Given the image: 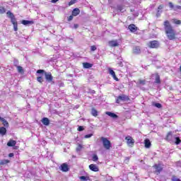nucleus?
Returning a JSON list of instances; mask_svg holds the SVG:
<instances>
[{"label":"nucleus","instance_id":"bf43d9fd","mask_svg":"<svg viewBox=\"0 0 181 181\" xmlns=\"http://www.w3.org/2000/svg\"><path fill=\"white\" fill-rule=\"evenodd\" d=\"M2 117H0V121L1 120Z\"/></svg>","mask_w":181,"mask_h":181},{"label":"nucleus","instance_id":"603ef678","mask_svg":"<svg viewBox=\"0 0 181 181\" xmlns=\"http://www.w3.org/2000/svg\"><path fill=\"white\" fill-rule=\"evenodd\" d=\"M120 67H122V66H124L122 64V62H119L118 64H117Z\"/></svg>","mask_w":181,"mask_h":181},{"label":"nucleus","instance_id":"2f4dec72","mask_svg":"<svg viewBox=\"0 0 181 181\" xmlns=\"http://www.w3.org/2000/svg\"><path fill=\"white\" fill-rule=\"evenodd\" d=\"M37 81H38V83H43V78L42 76H37Z\"/></svg>","mask_w":181,"mask_h":181},{"label":"nucleus","instance_id":"5fc2aeb1","mask_svg":"<svg viewBox=\"0 0 181 181\" xmlns=\"http://www.w3.org/2000/svg\"><path fill=\"white\" fill-rule=\"evenodd\" d=\"M59 0H52V4H56V2H58Z\"/></svg>","mask_w":181,"mask_h":181},{"label":"nucleus","instance_id":"e433bc0d","mask_svg":"<svg viewBox=\"0 0 181 181\" xmlns=\"http://www.w3.org/2000/svg\"><path fill=\"white\" fill-rule=\"evenodd\" d=\"M90 50L92 52H95V50H97V47H95V45H93L90 47Z\"/></svg>","mask_w":181,"mask_h":181},{"label":"nucleus","instance_id":"a19ab883","mask_svg":"<svg viewBox=\"0 0 181 181\" xmlns=\"http://www.w3.org/2000/svg\"><path fill=\"white\" fill-rule=\"evenodd\" d=\"M13 29L15 32H17L18 30V23L13 24Z\"/></svg>","mask_w":181,"mask_h":181},{"label":"nucleus","instance_id":"4468645a","mask_svg":"<svg viewBox=\"0 0 181 181\" xmlns=\"http://www.w3.org/2000/svg\"><path fill=\"white\" fill-rule=\"evenodd\" d=\"M42 123L43 124V125H49V124H50V120H49V119L47 117H43L42 119Z\"/></svg>","mask_w":181,"mask_h":181},{"label":"nucleus","instance_id":"b1692460","mask_svg":"<svg viewBox=\"0 0 181 181\" xmlns=\"http://www.w3.org/2000/svg\"><path fill=\"white\" fill-rule=\"evenodd\" d=\"M0 121H1V122H2V124L4 127H8L9 126V123H8V121H6V119L2 118L1 120H0Z\"/></svg>","mask_w":181,"mask_h":181},{"label":"nucleus","instance_id":"f704fd0d","mask_svg":"<svg viewBox=\"0 0 181 181\" xmlns=\"http://www.w3.org/2000/svg\"><path fill=\"white\" fill-rule=\"evenodd\" d=\"M83 149V146L81 144H78V147L76 148V152H80Z\"/></svg>","mask_w":181,"mask_h":181},{"label":"nucleus","instance_id":"2eb2a0df","mask_svg":"<svg viewBox=\"0 0 181 181\" xmlns=\"http://www.w3.org/2000/svg\"><path fill=\"white\" fill-rule=\"evenodd\" d=\"M106 115H108L111 118H118V115H117L115 113L111 112H106Z\"/></svg>","mask_w":181,"mask_h":181},{"label":"nucleus","instance_id":"72a5a7b5","mask_svg":"<svg viewBox=\"0 0 181 181\" xmlns=\"http://www.w3.org/2000/svg\"><path fill=\"white\" fill-rule=\"evenodd\" d=\"M181 140L179 137H175V144L176 145H179V144H180Z\"/></svg>","mask_w":181,"mask_h":181},{"label":"nucleus","instance_id":"4d7b16f0","mask_svg":"<svg viewBox=\"0 0 181 181\" xmlns=\"http://www.w3.org/2000/svg\"><path fill=\"white\" fill-rule=\"evenodd\" d=\"M127 160H129V158L127 157Z\"/></svg>","mask_w":181,"mask_h":181},{"label":"nucleus","instance_id":"8fccbe9b","mask_svg":"<svg viewBox=\"0 0 181 181\" xmlns=\"http://www.w3.org/2000/svg\"><path fill=\"white\" fill-rule=\"evenodd\" d=\"M162 9H163V5H160V6H158V12H159V11H160V10H162Z\"/></svg>","mask_w":181,"mask_h":181},{"label":"nucleus","instance_id":"49530a36","mask_svg":"<svg viewBox=\"0 0 181 181\" xmlns=\"http://www.w3.org/2000/svg\"><path fill=\"white\" fill-rule=\"evenodd\" d=\"M178 9H181V6H174V11H177Z\"/></svg>","mask_w":181,"mask_h":181},{"label":"nucleus","instance_id":"a211bd4d","mask_svg":"<svg viewBox=\"0 0 181 181\" xmlns=\"http://www.w3.org/2000/svg\"><path fill=\"white\" fill-rule=\"evenodd\" d=\"M133 52L135 54H139V53H141V48L139 47H134Z\"/></svg>","mask_w":181,"mask_h":181},{"label":"nucleus","instance_id":"c756f323","mask_svg":"<svg viewBox=\"0 0 181 181\" xmlns=\"http://www.w3.org/2000/svg\"><path fill=\"white\" fill-rule=\"evenodd\" d=\"M92 160H93V162H97V160H98V156L94 154L92 157Z\"/></svg>","mask_w":181,"mask_h":181},{"label":"nucleus","instance_id":"cd10ccee","mask_svg":"<svg viewBox=\"0 0 181 181\" xmlns=\"http://www.w3.org/2000/svg\"><path fill=\"white\" fill-rule=\"evenodd\" d=\"M167 141H170L172 139V132H168L166 136Z\"/></svg>","mask_w":181,"mask_h":181},{"label":"nucleus","instance_id":"13d9d810","mask_svg":"<svg viewBox=\"0 0 181 181\" xmlns=\"http://www.w3.org/2000/svg\"><path fill=\"white\" fill-rule=\"evenodd\" d=\"M180 71H181V66H180Z\"/></svg>","mask_w":181,"mask_h":181},{"label":"nucleus","instance_id":"09e8293b","mask_svg":"<svg viewBox=\"0 0 181 181\" xmlns=\"http://www.w3.org/2000/svg\"><path fill=\"white\" fill-rule=\"evenodd\" d=\"M1 163H2L3 165H5V164H6V163H9V160H4V161L1 162Z\"/></svg>","mask_w":181,"mask_h":181},{"label":"nucleus","instance_id":"9d476101","mask_svg":"<svg viewBox=\"0 0 181 181\" xmlns=\"http://www.w3.org/2000/svg\"><path fill=\"white\" fill-rule=\"evenodd\" d=\"M108 71H109V74H110V76H112L114 80H116V81H118V78H117V75H115V71H114V70H112V69H111V68L108 69Z\"/></svg>","mask_w":181,"mask_h":181},{"label":"nucleus","instance_id":"79ce46f5","mask_svg":"<svg viewBox=\"0 0 181 181\" xmlns=\"http://www.w3.org/2000/svg\"><path fill=\"white\" fill-rule=\"evenodd\" d=\"M169 6H170V9H173L174 10L175 6L173 5V3L170 2L169 3Z\"/></svg>","mask_w":181,"mask_h":181},{"label":"nucleus","instance_id":"6ab92c4d","mask_svg":"<svg viewBox=\"0 0 181 181\" xmlns=\"http://www.w3.org/2000/svg\"><path fill=\"white\" fill-rule=\"evenodd\" d=\"M83 66L84 69H91L93 67V65L88 62L83 63Z\"/></svg>","mask_w":181,"mask_h":181},{"label":"nucleus","instance_id":"7c9ffc66","mask_svg":"<svg viewBox=\"0 0 181 181\" xmlns=\"http://www.w3.org/2000/svg\"><path fill=\"white\" fill-rule=\"evenodd\" d=\"M17 70L19 73H23V68H22L21 66H17Z\"/></svg>","mask_w":181,"mask_h":181},{"label":"nucleus","instance_id":"c9c22d12","mask_svg":"<svg viewBox=\"0 0 181 181\" xmlns=\"http://www.w3.org/2000/svg\"><path fill=\"white\" fill-rule=\"evenodd\" d=\"M171 181H181L180 179L177 178L176 176H173Z\"/></svg>","mask_w":181,"mask_h":181},{"label":"nucleus","instance_id":"6e6552de","mask_svg":"<svg viewBox=\"0 0 181 181\" xmlns=\"http://www.w3.org/2000/svg\"><path fill=\"white\" fill-rule=\"evenodd\" d=\"M148 47H151V49H156L159 47V42L158 41H151L148 44Z\"/></svg>","mask_w":181,"mask_h":181},{"label":"nucleus","instance_id":"f03ea898","mask_svg":"<svg viewBox=\"0 0 181 181\" xmlns=\"http://www.w3.org/2000/svg\"><path fill=\"white\" fill-rule=\"evenodd\" d=\"M100 141H102L105 149H107V150L110 149L111 141H110V140H108V139H107L105 137H101Z\"/></svg>","mask_w":181,"mask_h":181},{"label":"nucleus","instance_id":"864d4df0","mask_svg":"<svg viewBox=\"0 0 181 181\" xmlns=\"http://www.w3.org/2000/svg\"><path fill=\"white\" fill-rule=\"evenodd\" d=\"M74 27L75 29H77V28H78V24H74Z\"/></svg>","mask_w":181,"mask_h":181},{"label":"nucleus","instance_id":"ddd939ff","mask_svg":"<svg viewBox=\"0 0 181 181\" xmlns=\"http://www.w3.org/2000/svg\"><path fill=\"white\" fill-rule=\"evenodd\" d=\"M22 25H24L25 26H28V25H33V21H28V20H23L21 22Z\"/></svg>","mask_w":181,"mask_h":181},{"label":"nucleus","instance_id":"6e6d98bb","mask_svg":"<svg viewBox=\"0 0 181 181\" xmlns=\"http://www.w3.org/2000/svg\"><path fill=\"white\" fill-rule=\"evenodd\" d=\"M93 94L95 93V90H92Z\"/></svg>","mask_w":181,"mask_h":181},{"label":"nucleus","instance_id":"58836bf2","mask_svg":"<svg viewBox=\"0 0 181 181\" xmlns=\"http://www.w3.org/2000/svg\"><path fill=\"white\" fill-rule=\"evenodd\" d=\"M80 179H81V180H88V177L81 176Z\"/></svg>","mask_w":181,"mask_h":181},{"label":"nucleus","instance_id":"7ed1b4c3","mask_svg":"<svg viewBox=\"0 0 181 181\" xmlns=\"http://www.w3.org/2000/svg\"><path fill=\"white\" fill-rule=\"evenodd\" d=\"M128 100H129V98L127 95H122L117 98L116 103L117 104H121L122 101H128Z\"/></svg>","mask_w":181,"mask_h":181},{"label":"nucleus","instance_id":"4c0bfd02","mask_svg":"<svg viewBox=\"0 0 181 181\" xmlns=\"http://www.w3.org/2000/svg\"><path fill=\"white\" fill-rule=\"evenodd\" d=\"M37 74H43V73H45V70L42 69H38L37 71Z\"/></svg>","mask_w":181,"mask_h":181},{"label":"nucleus","instance_id":"473e14b6","mask_svg":"<svg viewBox=\"0 0 181 181\" xmlns=\"http://www.w3.org/2000/svg\"><path fill=\"white\" fill-rule=\"evenodd\" d=\"M146 81L145 80H139V84H141V86H145Z\"/></svg>","mask_w":181,"mask_h":181},{"label":"nucleus","instance_id":"bb28decb","mask_svg":"<svg viewBox=\"0 0 181 181\" xmlns=\"http://www.w3.org/2000/svg\"><path fill=\"white\" fill-rule=\"evenodd\" d=\"M153 105L156 107V108H162V105L160 103H153Z\"/></svg>","mask_w":181,"mask_h":181},{"label":"nucleus","instance_id":"423d86ee","mask_svg":"<svg viewBox=\"0 0 181 181\" xmlns=\"http://www.w3.org/2000/svg\"><path fill=\"white\" fill-rule=\"evenodd\" d=\"M6 15H7L8 18H11V23L13 25H15V24L18 23V21H16V18H15V15H13L12 13V12L8 11L6 13Z\"/></svg>","mask_w":181,"mask_h":181},{"label":"nucleus","instance_id":"37998d69","mask_svg":"<svg viewBox=\"0 0 181 181\" xmlns=\"http://www.w3.org/2000/svg\"><path fill=\"white\" fill-rule=\"evenodd\" d=\"M78 131H79V132H81V131H84V127H83V126H79L78 127Z\"/></svg>","mask_w":181,"mask_h":181},{"label":"nucleus","instance_id":"f8f14e48","mask_svg":"<svg viewBox=\"0 0 181 181\" xmlns=\"http://www.w3.org/2000/svg\"><path fill=\"white\" fill-rule=\"evenodd\" d=\"M89 169L93 172H98V166L95 164H90L89 165Z\"/></svg>","mask_w":181,"mask_h":181},{"label":"nucleus","instance_id":"0eeeda50","mask_svg":"<svg viewBox=\"0 0 181 181\" xmlns=\"http://www.w3.org/2000/svg\"><path fill=\"white\" fill-rule=\"evenodd\" d=\"M108 45L110 47H118L119 43L118 42V40H113L108 42Z\"/></svg>","mask_w":181,"mask_h":181},{"label":"nucleus","instance_id":"20e7f679","mask_svg":"<svg viewBox=\"0 0 181 181\" xmlns=\"http://www.w3.org/2000/svg\"><path fill=\"white\" fill-rule=\"evenodd\" d=\"M45 80L47 83H51V84H54V81H53V76H52V73L50 72H45Z\"/></svg>","mask_w":181,"mask_h":181},{"label":"nucleus","instance_id":"f257e3e1","mask_svg":"<svg viewBox=\"0 0 181 181\" xmlns=\"http://www.w3.org/2000/svg\"><path fill=\"white\" fill-rule=\"evenodd\" d=\"M163 25L167 37L169 40H173L176 37V31H175V29H173V27H172L168 21H164Z\"/></svg>","mask_w":181,"mask_h":181},{"label":"nucleus","instance_id":"393cba45","mask_svg":"<svg viewBox=\"0 0 181 181\" xmlns=\"http://www.w3.org/2000/svg\"><path fill=\"white\" fill-rule=\"evenodd\" d=\"M155 83H156L157 84H160V76H159L158 74H156V76Z\"/></svg>","mask_w":181,"mask_h":181},{"label":"nucleus","instance_id":"f3484780","mask_svg":"<svg viewBox=\"0 0 181 181\" xmlns=\"http://www.w3.org/2000/svg\"><path fill=\"white\" fill-rule=\"evenodd\" d=\"M80 14V9L78 8H74L72 11V16H77V15Z\"/></svg>","mask_w":181,"mask_h":181},{"label":"nucleus","instance_id":"c85d7f7f","mask_svg":"<svg viewBox=\"0 0 181 181\" xmlns=\"http://www.w3.org/2000/svg\"><path fill=\"white\" fill-rule=\"evenodd\" d=\"M173 23H175V25H181V21L177 19H173Z\"/></svg>","mask_w":181,"mask_h":181},{"label":"nucleus","instance_id":"a878e982","mask_svg":"<svg viewBox=\"0 0 181 181\" xmlns=\"http://www.w3.org/2000/svg\"><path fill=\"white\" fill-rule=\"evenodd\" d=\"M117 10L119 11V12H125V9L122 6H118Z\"/></svg>","mask_w":181,"mask_h":181},{"label":"nucleus","instance_id":"4be33fe9","mask_svg":"<svg viewBox=\"0 0 181 181\" xmlns=\"http://www.w3.org/2000/svg\"><path fill=\"white\" fill-rule=\"evenodd\" d=\"M91 115L93 117H97L98 115V112L95 108L91 109Z\"/></svg>","mask_w":181,"mask_h":181},{"label":"nucleus","instance_id":"de8ad7c7","mask_svg":"<svg viewBox=\"0 0 181 181\" xmlns=\"http://www.w3.org/2000/svg\"><path fill=\"white\" fill-rule=\"evenodd\" d=\"M73 16H70L69 17H68L67 18V21H69V22H70L71 21H73Z\"/></svg>","mask_w":181,"mask_h":181},{"label":"nucleus","instance_id":"3c124183","mask_svg":"<svg viewBox=\"0 0 181 181\" xmlns=\"http://www.w3.org/2000/svg\"><path fill=\"white\" fill-rule=\"evenodd\" d=\"M13 156H14L13 153H10L8 154L9 158H13Z\"/></svg>","mask_w":181,"mask_h":181},{"label":"nucleus","instance_id":"412c9836","mask_svg":"<svg viewBox=\"0 0 181 181\" xmlns=\"http://www.w3.org/2000/svg\"><path fill=\"white\" fill-rule=\"evenodd\" d=\"M144 145H145V148H151V141H149V139H146L144 141Z\"/></svg>","mask_w":181,"mask_h":181},{"label":"nucleus","instance_id":"9b49d317","mask_svg":"<svg viewBox=\"0 0 181 181\" xmlns=\"http://www.w3.org/2000/svg\"><path fill=\"white\" fill-rule=\"evenodd\" d=\"M128 28L130 32H132V33H134V32H136V30H138V27H136V25H135L134 24L129 25Z\"/></svg>","mask_w":181,"mask_h":181},{"label":"nucleus","instance_id":"39448f33","mask_svg":"<svg viewBox=\"0 0 181 181\" xmlns=\"http://www.w3.org/2000/svg\"><path fill=\"white\" fill-rule=\"evenodd\" d=\"M154 169L155 173H157V175H159L162 170H163V165L161 164H156L153 166Z\"/></svg>","mask_w":181,"mask_h":181},{"label":"nucleus","instance_id":"a18cd8bd","mask_svg":"<svg viewBox=\"0 0 181 181\" xmlns=\"http://www.w3.org/2000/svg\"><path fill=\"white\" fill-rule=\"evenodd\" d=\"M77 0H71V1L69 2V5L71 6V5H74V4H76V1Z\"/></svg>","mask_w":181,"mask_h":181},{"label":"nucleus","instance_id":"c03bdc74","mask_svg":"<svg viewBox=\"0 0 181 181\" xmlns=\"http://www.w3.org/2000/svg\"><path fill=\"white\" fill-rule=\"evenodd\" d=\"M91 136H93V134H89L85 135L84 138L87 139L88 138H91Z\"/></svg>","mask_w":181,"mask_h":181},{"label":"nucleus","instance_id":"aec40b11","mask_svg":"<svg viewBox=\"0 0 181 181\" xmlns=\"http://www.w3.org/2000/svg\"><path fill=\"white\" fill-rule=\"evenodd\" d=\"M15 145H16V141L14 140H10L7 143V146H15Z\"/></svg>","mask_w":181,"mask_h":181},{"label":"nucleus","instance_id":"ea45409f","mask_svg":"<svg viewBox=\"0 0 181 181\" xmlns=\"http://www.w3.org/2000/svg\"><path fill=\"white\" fill-rule=\"evenodd\" d=\"M0 13H5V8L2 6H0Z\"/></svg>","mask_w":181,"mask_h":181},{"label":"nucleus","instance_id":"1a4fd4ad","mask_svg":"<svg viewBox=\"0 0 181 181\" xmlns=\"http://www.w3.org/2000/svg\"><path fill=\"white\" fill-rule=\"evenodd\" d=\"M59 169L62 172H69V165H67V163H62L60 165Z\"/></svg>","mask_w":181,"mask_h":181},{"label":"nucleus","instance_id":"dca6fc26","mask_svg":"<svg viewBox=\"0 0 181 181\" xmlns=\"http://www.w3.org/2000/svg\"><path fill=\"white\" fill-rule=\"evenodd\" d=\"M126 141H127V144L129 145H132L134 144V139H132V137L128 136L125 138Z\"/></svg>","mask_w":181,"mask_h":181},{"label":"nucleus","instance_id":"5701e85b","mask_svg":"<svg viewBox=\"0 0 181 181\" xmlns=\"http://www.w3.org/2000/svg\"><path fill=\"white\" fill-rule=\"evenodd\" d=\"M6 134V128L1 127H0V135H5Z\"/></svg>","mask_w":181,"mask_h":181}]
</instances>
